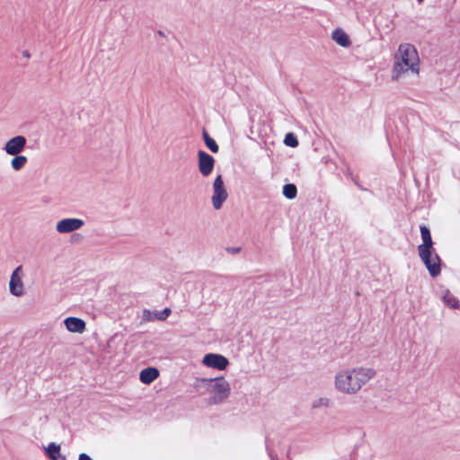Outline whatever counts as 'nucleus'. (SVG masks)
Masks as SVG:
<instances>
[{
    "instance_id": "obj_21",
    "label": "nucleus",
    "mask_w": 460,
    "mask_h": 460,
    "mask_svg": "<svg viewBox=\"0 0 460 460\" xmlns=\"http://www.w3.org/2000/svg\"><path fill=\"white\" fill-rule=\"evenodd\" d=\"M142 319L145 322H150L156 320L155 312H151L148 309H145L142 314Z\"/></svg>"
},
{
    "instance_id": "obj_9",
    "label": "nucleus",
    "mask_w": 460,
    "mask_h": 460,
    "mask_svg": "<svg viewBox=\"0 0 460 460\" xmlns=\"http://www.w3.org/2000/svg\"><path fill=\"white\" fill-rule=\"evenodd\" d=\"M26 143L25 137L16 136L4 144V150L9 155H16L24 150Z\"/></svg>"
},
{
    "instance_id": "obj_7",
    "label": "nucleus",
    "mask_w": 460,
    "mask_h": 460,
    "mask_svg": "<svg viewBox=\"0 0 460 460\" xmlns=\"http://www.w3.org/2000/svg\"><path fill=\"white\" fill-rule=\"evenodd\" d=\"M84 221L75 217H66L57 222L56 230L58 234H69L81 229Z\"/></svg>"
},
{
    "instance_id": "obj_14",
    "label": "nucleus",
    "mask_w": 460,
    "mask_h": 460,
    "mask_svg": "<svg viewBox=\"0 0 460 460\" xmlns=\"http://www.w3.org/2000/svg\"><path fill=\"white\" fill-rule=\"evenodd\" d=\"M332 38L338 45L344 48H348L351 44L349 36L341 29L334 30Z\"/></svg>"
},
{
    "instance_id": "obj_22",
    "label": "nucleus",
    "mask_w": 460,
    "mask_h": 460,
    "mask_svg": "<svg viewBox=\"0 0 460 460\" xmlns=\"http://www.w3.org/2000/svg\"><path fill=\"white\" fill-rule=\"evenodd\" d=\"M170 308H164L163 311L155 312L156 320L164 321L171 314Z\"/></svg>"
},
{
    "instance_id": "obj_8",
    "label": "nucleus",
    "mask_w": 460,
    "mask_h": 460,
    "mask_svg": "<svg viewBox=\"0 0 460 460\" xmlns=\"http://www.w3.org/2000/svg\"><path fill=\"white\" fill-rule=\"evenodd\" d=\"M202 364L210 368L223 371L229 366V360L227 358L221 354L208 353L206 354L202 358Z\"/></svg>"
},
{
    "instance_id": "obj_13",
    "label": "nucleus",
    "mask_w": 460,
    "mask_h": 460,
    "mask_svg": "<svg viewBox=\"0 0 460 460\" xmlns=\"http://www.w3.org/2000/svg\"><path fill=\"white\" fill-rule=\"evenodd\" d=\"M159 376V371L155 367H146L141 370L139 374L140 381L145 385H149Z\"/></svg>"
},
{
    "instance_id": "obj_5",
    "label": "nucleus",
    "mask_w": 460,
    "mask_h": 460,
    "mask_svg": "<svg viewBox=\"0 0 460 460\" xmlns=\"http://www.w3.org/2000/svg\"><path fill=\"white\" fill-rule=\"evenodd\" d=\"M228 197L227 191L224 186V181L221 175L216 177L213 182L212 205L217 210L222 208L223 203Z\"/></svg>"
},
{
    "instance_id": "obj_26",
    "label": "nucleus",
    "mask_w": 460,
    "mask_h": 460,
    "mask_svg": "<svg viewBox=\"0 0 460 460\" xmlns=\"http://www.w3.org/2000/svg\"><path fill=\"white\" fill-rule=\"evenodd\" d=\"M22 56H23L24 58H29L31 57V56H30V54H29V52H28V51H26V50L22 52Z\"/></svg>"
},
{
    "instance_id": "obj_4",
    "label": "nucleus",
    "mask_w": 460,
    "mask_h": 460,
    "mask_svg": "<svg viewBox=\"0 0 460 460\" xmlns=\"http://www.w3.org/2000/svg\"><path fill=\"white\" fill-rule=\"evenodd\" d=\"M419 256L421 259L422 262L426 266L430 276L437 277L440 273V259L438 255L436 253L434 248L429 249V251L418 252Z\"/></svg>"
},
{
    "instance_id": "obj_11",
    "label": "nucleus",
    "mask_w": 460,
    "mask_h": 460,
    "mask_svg": "<svg viewBox=\"0 0 460 460\" xmlns=\"http://www.w3.org/2000/svg\"><path fill=\"white\" fill-rule=\"evenodd\" d=\"M66 330L70 332L83 333L86 329L85 322L78 317L69 316L64 320Z\"/></svg>"
},
{
    "instance_id": "obj_2",
    "label": "nucleus",
    "mask_w": 460,
    "mask_h": 460,
    "mask_svg": "<svg viewBox=\"0 0 460 460\" xmlns=\"http://www.w3.org/2000/svg\"><path fill=\"white\" fill-rule=\"evenodd\" d=\"M420 74V58L416 48L410 43H402L394 55L392 80L401 81L409 75Z\"/></svg>"
},
{
    "instance_id": "obj_6",
    "label": "nucleus",
    "mask_w": 460,
    "mask_h": 460,
    "mask_svg": "<svg viewBox=\"0 0 460 460\" xmlns=\"http://www.w3.org/2000/svg\"><path fill=\"white\" fill-rule=\"evenodd\" d=\"M22 268L18 266L15 268L10 277L9 280V292L17 297L24 295V284L22 281Z\"/></svg>"
},
{
    "instance_id": "obj_15",
    "label": "nucleus",
    "mask_w": 460,
    "mask_h": 460,
    "mask_svg": "<svg viewBox=\"0 0 460 460\" xmlns=\"http://www.w3.org/2000/svg\"><path fill=\"white\" fill-rule=\"evenodd\" d=\"M332 402L330 398L326 396H321L314 399L312 401L311 406L314 410L318 409H328L332 407Z\"/></svg>"
},
{
    "instance_id": "obj_17",
    "label": "nucleus",
    "mask_w": 460,
    "mask_h": 460,
    "mask_svg": "<svg viewBox=\"0 0 460 460\" xmlns=\"http://www.w3.org/2000/svg\"><path fill=\"white\" fill-rule=\"evenodd\" d=\"M14 157L11 160L12 168L14 171L21 170L27 163V157L24 155H13Z\"/></svg>"
},
{
    "instance_id": "obj_12",
    "label": "nucleus",
    "mask_w": 460,
    "mask_h": 460,
    "mask_svg": "<svg viewBox=\"0 0 460 460\" xmlns=\"http://www.w3.org/2000/svg\"><path fill=\"white\" fill-rule=\"evenodd\" d=\"M420 234L422 239V243L418 246V252L429 251V249H433V242L431 238L430 232L429 228L425 226H420Z\"/></svg>"
},
{
    "instance_id": "obj_27",
    "label": "nucleus",
    "mask_w": 460,
    "mask_h": 460,
    "mask_svg": "<svg viewBox=\"0 0 460 460\" xmlns=\"http://www.w3.org/2000/svg\"><path fill=\"white\" fill-rule=\"evenodd\" d=\"M417 1H418L419 3H421V2H423L424 0H417Z\"/></svg>"
},
{
    "instance_id": "obj_10",
    "label": "nucleus",
    "mask_w": 460,
    "mask_h": 460,
    "mask_svg": "<svg viewBox=\"0 0 460 460\" xmlns=\"http://www.w3.org/2000/svg\"><path fill=\"white\" fill-rule=\"evenodd\" d=\"M198 159V166L200 173L204 177L208 176L214 169L215 159L213 156L202 150L199 151Z\"/></svg>"
},
{
    "instance_id": "obj_25",
    "label": "nucleus",
    "mask_w": 460,
    "mask_h": 460,
    "mask_svg": "<svg viewBox=\"0 0 460 460\" xmlns=\"http://www.w3.org/2000/svg\"><path fill=\"white\" fill-rule=\"evenodd\" d=\"M203 137H204V141L207 142V139H210L211 137L208 136V134L207 133V131H204L203 132Z\"/></svg>"
},
{
    "instance_id": "obj_18",
    "label": "nucleus",
    "mask_w": 460,
    "mask_h": 460,
    "mask_svg": "<svg viewBox=\"0 0 460 460\" xmlns=\"http://www.w3.org/2000/svg\"><path fill=\"white\" fill-rule=\"evenodd\" d=\"M443 301L444 303L448 305L451 308H457L458 307V300L457 298L450 293L448 290L445 292L443 296Z\"/></svg>"
},
{
    "instance_id": "obj_16",
    "label": "nucleus",
    "mask_w": 460,
    "mask_h": 460,
    "mask_svg": "<svg viewBox=\"0 0 460 460\" xmlns=\"http://www.w3.org/2000/svg\"><path fill=\"white\" fill-rule=\"evenodd\" d=\"M45 451L47 456L51 460H58L59 457H61L60 455V446L56 443H50L47 447H45Z\"/></svg>"
},
{
    "instance_id": "obj_23",
    "label": "nucleus",
    "mask_w": 460,
    "mask_h": 460,
    "mask_svg": "<svg viewBox=\"0 0 460 460\" xmlns=\"http://www.w3.org/2000/svg\"><path fill=\"white\" fill-rule=\"evenodd\" d=\"M205 144L209 148V150L211 152H213V153L218 152V146L212 137L210 139H207V142H205Z\"/></svg>"
},
{
    "instance_id": "obj_20",
    "label": "nucleus",
    "mask_w": 460,
    "mask_h": 460,
    "mask_svg": "<svg viewBox=\"0 0 460 460\" xmlns=\"http://www.w3.org/2000/svg\"><path fill=\"white\" fill-rule=\"evenodd\" d=\"M284 144L290 147H296L298 146V141L293 133H288L285 136Z\"/></svg>"
},
{
    "instance_id": "obj_24",
    "label": "nucleus",
    "mask_w": 460,
    "mask_h": 460,
    "mask_svg": "<svg viewBox=\"0 0 460 460\" xmlns=\"http://www.w3.org/2000/svg\"><path fill=\"white\" fill-rule=\"evenodd\" d=\"M78 460H92V458L85 453H81L78 456Z\"/></svg>"
},
{
    "instance_id": "obj_19",
    "label": "nucleus",
    "mask_w": 460,
    "mask_h": 460,
    "mask_svg": "<svg viewBox=\"0 0 460 460\" xmlns=\"http://www.w3.org/2000/svg\"><path fill=\"white\" fill-rule=\"evenodd\" d=\"M296 193H297V190L294 184L288 183V184H285L283 186V195L287 199H295L296 197Z\"/></svg>"
},
{
    "instance_id": "obj_1",
    "label": "nucleus",
    "mask_w": 460,
    "mask_h": 460,
    "mask_svg": "<svg viewBox=\"0 0 460 460\" xmlns=\"http://www.w3.org/2000/svg\"><path fill=\"white\" fill-rule=\"evenodd\" d=\"M376 375V369L367 366L344 367L333 376V388L339 394L353 396Z\"/></svg>"
},
{
    "instance_id": "obj_3",
    "label": "nucleus",
    "mask_w": 460,
    "mask_h": 460,
    "mask_svg": "<svg viewBox=\"0 0 460 460\" xmlns=\"http://www.w3.org/2000/svg\"><path fill=\"white\" fill-rule=\"evenodd\" d=\"M200 382L207 386V391L210 394V402L218 404L225 402L230 395L231 386L229 382L224 376L215 378H200Z\"/></svg>"
}]
</instances>
